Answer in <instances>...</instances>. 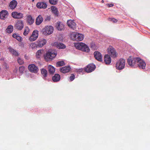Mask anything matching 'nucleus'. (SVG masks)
Instances as JSON below:
<instances>
[{
    "mask_svg": "<svg viewBox=\"0 0 150 150\" xmlns=\"http://www.w3.org/2000/svg\"><path fill=\"white\" fill-rule=\"evenodd\" d=\"M12 37L19 42H21L22 40V38L18 34L15 33L13 34Z\"/></svg>",
    "mask_w": 150,
    "mask_h": 150,
    "instance_id": "nucleus-30",
    "label": "nucleus"
},
{
    "mask_svg": "<svg viewBox=\"0 0 150 150\" xmlns=\"http://www.w3.org/2000/svg\"><path fill=\"white\" fill-rule=\"evenodd\" d=\"M70 69L71 68L69 66H65L61 68L60 71L63 73H65L69 72Z\"/></svg>",
    "mask_w": 150,
    "mask_h": 150,
    "instance_id": "nucleus-22",
    "label": "nucleus"
},
{
    "mask_svg": "<svg viewBox=\"0 0 150 150\" xmlns=\"http://www.w3.org/2000/svg\"><path fill=\"white\" fill-rule=\"evenodd\" d=\"M43 19L41 15H39L37 18L36 21L35 23L37 25H40L42 22Z\"/></svg>",
    "mask_w": 150,
    "mask_h": 150,
    "instance_id": "nucleus-24",
    "label": "nucleus"
},
{
    "mask_svg": "<svg viewBox=\"0 0 150 150\" xmlns=\"http://www.w3.org/2000/svg\"><path fill=\"white\" fill-rule=\"evenodd\" d=\"M138 61H137V66H138L140 69H145L146 66L145 63L140 58L138 57Z\"/></svg>",
    "mask_w": 150,
    "mask_h": 150,
    "instance_id": "nucleus-10",
    "label": "nucleus"
},
{
    "mask_svg": "<svg viewBox=\"0 0 150 150\" xmlns=\"http://www.w3.org/2000/svg\"><path fill=\"white\" fill-rule=\"evenodd\" d=\"M30 46L31 47L32 49L35 48H36L37 46V44H36L34 43H31L30 44Z\"/></svg>",
    "mask_w": 150,
    "mask_h": 150,
    "instance_id": "nucleus-39",
    "label": "nucleus"
},
{
    "mask_svg": "<svg viewBox=\"0 0 150 150\" xmlns=\"http://www.w3.org/2000/svg\"><path fill=\"white\" fill-rule=\"evenodd\" d=\"M57 29L59 30H62L64 28V25L60 22H58L56 24Z\"/></svg>",
    "mask_w": 150,
    "mask_h": 150,
    "instance_id": "nucleus-25",
    "label": "nucleus"
},
{
    "mask_svg": "<svg viewBox=\"0 0 150 150\" xmlns=\"http://www.w3.org/2000/svg\"><path fill=\"white\" fill-rule=\"evenodd\" d=\"M71 81H73L75 79V75L74 74H71L69 78Z\"/></svg>",
    "mask_w": 150,
    "mask_h": 150,
    "instance_id": "nucleus-41",
    "label": "nucleus"
},
{
    "mask_svg": "<svg viewBox=\"0 0 150 150\" xmlns=\"http://www.w3.org/2000/svg\"><path fill=\"white\" fill-rule=\"evenodd\" d=\"M8 49L10 52L11 53H12L13 55L16 56H18L19 54L18 52L17 51L14 50L11 47H8Z\"/></svg>",
    "mask_w": 150,
    "mask_h": 150,
    "instance_id": "nucleus-28",
    "label": "nucleus"
},
{
    "mask_svg": "<svg viewBox=\"0 0 150 150\" xmlns=\"http://www.w3.org/2000/svg\"><path fill=\"white\" fill-rule=\"evenodd\" d=\"M47 42V41L45 39L42 38L38 40L37 42V47H41L45 45Z\"/></svg>",
    "mask_w": 150,
    "mask_h": 150,
    "instance_id": "nucleus-16",
    "label": "nucleus"
},
{
    "mask_svg": "<svg viewBox=\"0 0 150 150\" xmlns=\"http://www.w3.org/2000/svg\"><path fill=\"white\" fill-rule=\"evenodd\" d=\"M1 40H0V43H1Z\"/></svg>",
    "mask_w": 150,
    "mask_h": 150,
    "instance_id": "nucleus-48",
    "label": "nucleus"
},
{
    "mask_svg": "<svg viewBox=\"0 0 150 150\" xmlns=\"http://www.w3.org/2000/svg\"><path fill=\"white\" fill-rule=\"evenodd\" d=\"M44 51L43 50H38L36 53V56L37 58L39 59L42 55Z\"/></svg>",
    "mask_w": 150,
    "mask_h": 150,
    "instance_id": "nucleus-31",
    "label": "nucleus"
},
{
    "mask_svg": "<svg viewBox=\"0 0 150 150\" xmlns=\"http://www.w3.org/2000/svg\"><path fill=\"white\" fill-rule=\"evenodd\" d=\"M111 59L110 56L108 54H106L104 56V62L106 64H110L111 62Z\"/></svg>",
    "mask_w": 150,
    "mask_h": 150,
    "instance_id": "nucleus-21",
    "label": "nucleus"
},
{
    "mask_svg": "<svg viewBox=\"0 0 150 150\" xmlns=\"http://www.w3.org/2000/svg\"><path fill=\"white\" fill-rule=\"evenodd\" d=\"M67 23L68 26L73 30H74L76 28V24L74 20H68Z\"/></svg>",
    "mask_w": 150,
    "mask_h": 150,
    "instance_id": "nucleus-15",
    "label": "nucleus"
},
{
    "mask_svg": "<svg viewBox=\"0 0 150 150\" xmlns=\"http://www.w3.org/2000/svg\"><path fill=\"white\" fill-rule=\"evenodd\" d=\"M34 20L30 15H28L27 16V23L29 25L32 24L34 22Z\"/></svg>",
    "mask_w": 150,
    "mask_h": 150,
    "instance_id": "nucleus-27",
    "label": "nucleus"
},
{
    "mask_svg": "<svg viewBox=\"0 0 150 150\" xmlns=\"http://www.w3.org/2000/svg\"><path fill=\"white\" fill-rule=\"evenodd\" d=\"M95 68V65L93 64H90L85 68L84 70L86 72L89 73L93 71Z\"/></svg>",
    "mask_w": 150,
    "mask_h": 150,
    "instance_id": "nucleus-8",
    "label": "nucleus"
},
{
    "mask_svg": "<svg viewBox=\"0 0 150 150\" xmlns=\"http://www.w3.org/2000/svg\"><path fill=\"white\" fill-rule=\"evenodd\" d=\"M30 31L29 28L28 26L26 27L25 28L23 35L25 36H26L29 33Z\"/></svg>",
    "mask_w": 150,
    "mask_h": 150,
    "instance_id": "nucleus-34",
    "label": "nucleus"
},
{
    "mask_svg": "<svg viewBox=\"0 0 150 150\" xmlns=\"http://www.w3.org/2000/svg\"><path fill=\"white\" fill-rule=\"evenodd\" d=\"M50 3L52 4L55 5L57 4V0H49Z\"/></svg>",
    "mask_w": 150,
    "mask_h": 150,
    "instance_id": "nucleus-38",
    "label": "nucleus"
},
{
    "mask_svg": "<svg viewBox=\"0 0 150 150\" xmlns=\"http://www.w3.org/2000/svg\"><path fill=\"white\" fill-rule=\"evenodd\" d=\"M73 37L74 40L77 41H79L83 40L84 35L82 34L76 33L73 35Z\"/></svg>",
    "mask_w": 150,
    "mask_h": 150,
    "instance_id": "nucleus-9",
    "label": "nucleus"
},
{
    "mask_svg": "<svg viewBox=\"0 0 150 150\" xmlns=\"http://www.w3.org/2000/svg\"><path fill=\"white\" fill-rule=\"evenodd\" d=\"M60 79V75L57 74H55L54 76L52 77V80L54 82H57L59 81Z\"/></svg>",
    "mask_w": 150,
    "mask_h": 150,
    "instance_id": "nucleus-26",
    "label": "nucleus"
},
{
    "mask_svg": "<svg viewBox=\"0 0 150 150\" xmlns=\"http://www.w3.org/2000/svg\"><path fill=\"white\" fill-rule=\"evenodd\" d=\"M17 2L15 0H13L11 1L9 4V7L11 9H13L16 7Z\"/></svg>",
    "mask_w": 150,
    "mask_h": 150,
    "instance_id": "nucleus-18",
    "label": "nucleus"
},
{
    "mask_svg": "<svg viewBox=\"0 0 150 150\" xmlns=\"http://www.w3.org/2000/svg\"><path fill=\"white\" fill-rule=\"evenodd\" d=\"M1 66H0V71H1Z\"/></svg>",
    "mask_w": 150,
    "mask_h": 150,
    "instance_id": "nucleus-46",
    "label": "nucleus"
},
{
    "mask_svg": "<svg viewBox=\"0 0 150 150\" xmlns=\"http://www.w3.org/2000/svg\"><path fill=\"white\" fill-rule=\"evenodd\" d=\"M19 70L21 72H23L24 70V67L23 66L20 67L19 68Z\"/></svg>",
    "mask_w": 150,
    "mask_h": 150,
    "instance_id": "nucleus-40",
    "label": "nucleus"
},
{
    "mask_svg": "<svg viewBox=\"0 0 150 150\" xmlns=\"http://www.w3.org/2000/svg\"><path fill=\"white\" fill-rule=\"evenodd\" d=\"M13 30V26L12 25H10L8 26L6 29L7 33H11Z\"/></svg>",
    "mask_w": 150,
    "mask_h": 150,
    "instance_id": "nucleus-32",
    "label": "nucleus"
},
{
    "mask_svg": "<svg viewBox=\"0 0 150 150\" xmlns=\"http://www.w3.org/2000/svg\"><path fill=\"white\" fill-rule=\"evenodd\" d=\"M4 67L5 68L7 69L8 67V66L7 64L4 63L3 64Z\"/></svg>",
    "mask_w": 150,
    "mask_h": 150,
    "instance_id": "nucleus-44",
    "label": "nucleus"
},
{
    "mask_svg": "<svg viewBox=\"0 0 150 150\" xmlns=\"http://www.w3.org/2000/svg\"><path fill=\"white\" fill-rule=\"evenodd\" d=\"M108 51L109 54L113 58L117 57V54L115 49L112 46H110L108 48Z\"/></svg>",
    "mask_w": 150,
    "mask_h": 150,
    "instance_id": "nucleus-6",
    "label": "nucleus"
},
{
    "mask_svg": "<svg viewBox=\"0 0 150 150\" xmlns=\"http://www.w3.org/2000/svg\"><path fill=\"white\" fill-rule=\"evenodd\" d=\"M54 45L57 48L60 49H64L66 48V46L63 43L61 42H55L54 43Z\"/></svg>",
    "mask_w": 150,
    "mask_h": 150,
    "instance_id": "nucleus-20",
    "label": "nucleus"
},
{
    "mask_svg": "<svg viewBox=\"0 0 150 150\" xmlns=\"http://www.w3.org/2000/svg\"><path fill=\"white\" fill-rule=\"evenodd\" d=\"M11 16L15 19H20L23 16V14L21 13H18L17 11L13 12L11 13Z\"/></svg>",
    "mask_w": 150,
    "mask_h": 150,
    "instance_id": "nucleus-12",
    "label": "nucleus"
},
{
    "mask_svg": "<svg viewBox=\"0 0 150 150\" xmlns=\"http://www.w3.org/2000/svg\"><path fill=\"white\" fill-rule=\"evenodd\" d=\"M101 2H102V3H104V0H102L101 1Z\"/></svg>",
    "mask_w": 150,
    "mask_h": 150,
    "instance_id": "nucleus-45",
    "label": "nucleus"
},
{
    "mask_svg": "<svg viewBox=\"0 0 150 150\" xmlns=\"http://www.w3.org/2000/svg\"><path fill=\"white\" fill-rule=\"evenodd\" d=\"M41 73L42 78L45 79L47 76V71L46 69L43 68L41 69Z\"/></svg>",
    "mask_w": 150,
    "mask_h": 150,
    "instance_id": "nucleus-23",
    "label": "nucleus"
},
{
    "mask_svg": "<svg viewBox=\"0 0 150 150\" xmlns=\"http://www.w3.org/2000/svg\"><path fill=\"white\" fill-rule=\"evenodd\" d=\"M138 57H133L130 56L128 59L127 62L128 64L131 67L136 66L137 64L138 58Z\"/></svg>",
    "mask_w": 150,
    "mask_h": 150,
    "instance_id": "nucleus-3",
    "label": "nucleus"
},
{
    "mask_svg": "<svg viewBox=\"0 0 150 150\" xmlns=\"http://www.w3.org/2000/svg\"><path fill=\"white\" fill-rule=\"evenodd\" d=\"M28 68L30 71L34 73H37L39 70L38 68L34 64L29 65Z\"/></svg>",
    "mask_w": 150,
    "mask_h": 150,
    "instance_id": "nucleus-11",
    "label": "nucleus"
},
{
    "mask_svg": "<svg viewBox=\"0 0 150 150\" xmlns=\"http://www.w3.org/2000/svg\"><path fill=\"white\" fill-rule=\"evenodd\" d=\"M75 47L77 49L85 52H88L90 51V49L88 46L82 42H78L75 44Z\"/></svg>",
    "mask_w": 150,
    "mask_h": 150,
    "instance_id": "nucleus-1",
    "label": "nucleus"
},
{
    "mask_svg": "<svg viewBox=\"0 0 150 150\" xmlns=\"http://www.w3.org/2000/svg\"><path fill=\"white\" fill-rule=\"evenodd\" d=\"M47 6L46 3L44 2H39L36 4L37 7L39 8H47Z\"/></svg>",
    "mask_w": 150,
    "mask_h": 150,
    "instance_id": "nucleus-19",
    "label": "nucleus"
},
{
    "mask_svg": "<svg viewBox=\"0 0 150 150\" xmlns=\"http://www.w3.org/2000/svg\"><path fill=\"white\" fill-rule=\"evenodd\" d=\"M56 65L57 67H59L65 65V64L64 61H61L57 62Z\"/></svg>",
    "mask_w": 150,
    "mask_h": 150,
    "instance_id": "nucleus-35",
    "label": "nucleus"
},
{
    "mask_svg": "<svg viewBox=\"0 0 150 150\" xmlns=\"http://www.w3.org/2000/svg\"><path fill=\"white\" fill-rule=\"evenodd\" d=\"M8 15V13L6 10H3L0 12V18L2 20H5Z\"/></svg>",
    "mask_w": 150,
    "mask_h": 150,
    "instance_id": "nucleus-13",
    "label": "nucleus"
},
{
    "mask_svg": "<svg viewBox=\"0 0 150 150\" xmlns=\"http://www.w3.org/2000/svg\"><path fill=\"white\" fill-rule=\"evenodd\" d=\"M48 71L51 74H54L55 71V69L54 67L51 65H49L48 67Z\"/></svg>",
    "mask_w": 150,
    "mask_h": 150,
    "instance_id": "nucleus-29",
    "label": "nucleus"
},
{
    "mask_svg": "<svg viewBox=\"0 0 150 150\" xmlns=\"http://www.w3.org/2000/svg\"><path fill=\"white\" fill-rule=\"evenodd\" d=\"M56 55V54L54 53L53 51H48L46 53V55L45 56V59L47 61H50Z\"/></svg>",
    "mask_w": 150,
    "mask_h": 150,
    "instance_id": "nucleus-5",
    "label": "nucleus"
},
{
    "mask_svg": "<svg viewBox=\"0 0 150 150\" xmlns=\"http://www.w3.org/2000/svg\"><path fill=\"white\" fill-rule=\"evenodd\" d=\"M106 5L108 7H110L113 6H114V4H107Z\"/></svg>",
    "mask_w": 150,
    "mask_h": 150,
    "instance_id": "nucleus-43",
    "label": "nucleus"
},
{
    "mask_svg": "<svg viewBox=\"0 0 150 150\" xmlns=\"http://www.w3.org/2000/svg\"><path fill=\"white\" fill-rule=\"evenodd\" d=\"M51 9L52 12L56 15H58V12L57 8L54 6H52Z\"/></svg>",
    "mask_w": 150,
    "mask_h": 150,
    "instance_id": "nucleus-33",
    "label": "nucleus"
},
{
    "mask_svg": "<svg viewBox=\"0 0 150 150\" xmlns=\"http://www.w3.org/2000/svg\"><path fill=\"white\" fill-rule=\"evenodd\" d=\"M17 61L18 63L20 65H22L24 63V62L23 60L20 57H19L18 58Z\"/></svg>",
    "mask_w": 150,
    "mask_h": 150,
    "instance_id": "nucleus-37",
    "label": "nucleus"
},
{
    "mask_svg": "<svg viewBox=\"0 0 150 150\" xmlns=\"http://www.w3.org/2000/svg\"><path fill=\"white\" fill-rule=\"evenodd\" d=\"M54 29L52 26H45L42 29V32L43 34L48 35L52 34L53 32Z\"/></svg>",
    "mask_w": 150,
    "mask_h": 150,
    "instance_id": "nucleus-2",
    "label": "nucleus"
},
{
    "mask_svg": "<svg viewBox=\"0 0 150 150\" xmlns=\"http://www.w3.org/2000/svg\"><path fill=\"white\" fill-rule=\"evenodd\" d=\"M38 31L37 30H34L31 35L29 38V40L31 42L35 40L38 38Z\"/></svg>",
    "mask_w": 150,
    "mask_h": 150,
    "instance_id": "nucleus-7",
    "label": "nucleus"
},
{
    "mask_svg": "<svg viewBox=\"0 0 150 150\" xmlns=\"http://www.w3.org/2000/svg\"><path fill=\"white\" fill-rule=\"evenodd\" d=\"M108 20L109 21H112L114 23H116L117 21V19L113 18H108Z\"/></svg>",
    "mask_w": 150,
    "mask_h": 150,
    "instance_id": "nucleus-36",
    "label": "nucleus"
},
{
    "mask_svg": "<svg viewBox=\"0 0 150 150\" xmlns=\"http://www.w3.org/2000/svg\"><path fill=\"white\" fill-rule=\"evenodd\" d=\"M94 57L99 61H102V56L101 53L98 51H96L94 53Z\"/></svg>",
    "mask_w": 150,
    "mask_h": 150,
    "instance_id": "nucleus-17",
    "label": "nucleus"
},
{
    "mask_svg": "<svg viewBox=\"0 0 150 150\" xmlns=\"http://www.w3.org/2000/svg\"><path fill=\"white\" fill-rule=\"evenodd\" d=\"M50 16H47L46 17L45 19V21H50Z\"/></svg>",
    "mask_w": 150,
    "mask_h": 150,
    "instance_id": "nucleus-42",
    "label": "nucleus"
},
{
    "mask_svg": "<svg viewBox=\"0 0 150 150\" xmlns=\"http://www.w3.org/2000/svg\"><path fill=\"white\" fill-rule=\"evenodd\" d=\"M91 47H93V45H92L91 46Z\"/></svg>",
    "mask_w": 150,
    "mask_h": 150,
    "instance_id": "nucleus-47",
    "label": "nucleus"
},
{
    "mask_svg": "<svg viewBox=\"0 0 150 150\" xmlns=\"http://www.w3.org/2000/svg\"><path fill=\"white\" fill-rule=\"evenodd\" d=\"M24 24L22 21L18 20L16 23L15 27L17 29L19 30H21L23 28Z\"/></svg>",
    "mask_w": 150,
    "mask_h": 150,
    "instance_id": "nucleus-14",
    "label": "nucleus"
},
{
    "mask_svg": "<svg viewBox=\"0 0 150 150\" xmlns=\"http://www.w3.org/2000/svg\"><path fill=\"white\" fill-rule=\"evenodd\" d=\"M125 60L121 58L117 62L116 67L118 70H121L124 68L125 65Z\"/></svg>",
    "mask_w": 150,
    "mask_h": 150,
    "instance_id": "nucleus-4",
    "label": "nucleus"
}]
</instances>
